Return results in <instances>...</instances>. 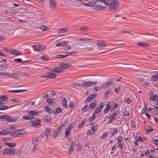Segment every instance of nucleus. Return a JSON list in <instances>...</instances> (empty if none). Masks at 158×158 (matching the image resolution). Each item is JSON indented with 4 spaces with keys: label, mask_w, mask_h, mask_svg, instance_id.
<instances>
[{
    "label": "nucleus",
    "mask_w": 158,
    "mask_h": 158,
    "mask_svg": "<svg viewBox=\"0 0 158 158\" xmlns=\"http://www.w3.org/2000/svg\"><path fill=\"white\" fill-rule=\"evenodd\" d=\"M119 3L117 0H110L108 5V9L111 11H114L118 7Z\"/></svg>",
    "instance_id": "1"
},
{
    "label": "nucleus",
    "mask_w": 158,
    "mask_h": 158,
    "mask_svg": "<svg viewBox=\"0 0 158 158\" xmlns=\"http://www.w3.org/2000/svg\"><path fill=\"white\" fill-rule=\"evenodd\" d=\"M40 122L41 120L37 118H35L33 120L31 121V123L32 124L31 126L35 127H40L41 126Z\"/></svg>",
    "instance_id": "2"
},
{
    "label": "nucleus",
    "mask_w": 158,
    "mask_h": 158,
    "mask_svg": "<svg viewBox=\"0 0 158 158\" xmlns=\"http://www.w3.org/2000/svg\"><path fill=\"white\" fill-rule=\"evenodd\" d=\"M33 47H35V49L37 52H41L45 49L46 48L45 46L42 44H36L33 45Z\"/></svg>",
    "instance_id": "3"
},
{
    "label": "nucleus",
    "mask_w": 158,
    "mask_h": 158,
    "mask_svg": "<svg viewBox=\"0 0 158 158\" xmlns=\"http://www.w3.org/2000/svg\"><path fill=\"white\" fill-rule=\"evenodd\" d=\"M86 49L89 51H93L94 52H97L98 50V48L97 47H93V46L89 44H88L87 46H86Z\"/></svg>",
    "instance_id": "4"
},
{
    "label": "nucleus",
    "mask_w": 158,
    "mask_h": 158,
    "mask_svg": "<svg viewBox=\"0 0 158 158\" xmlns=\"http://www.w3.org/2000/svg\"><path fill=\"white\" fill-rule=\"evenodd\" d=\"M15 149L11 148H7L4 149L3 153V155L10 154V155H14L15 154V152L14 150Z\"/></svg>",
    "instance_id": "5"
},
{
    "label": "nucleus",
    "mask_w": 158,
    "mask_h": 158,
    "mask_svg": "<svg viewBox=\"0 0 158 158\" xmlns=\"http://www.w3.org/2000/svg\"><path fill=\"white\" fill-rule=\"evenodd\" d=\"M113 78L110 79L107 82L103 83L101 86V88H104L109 87L113 83Z\"/></svg>",
    "instance_id": "6"
},
{
    "label": "nucleus",
    "mask_w": 158,
    "mask_h": 158,
    "mask_svg": "<svg viewBox=\"0 0 158 158\" xmlns=\"http://www.w3.org/2000/svg\"><path fill=\"white\" fill-rule=\"evenodd\" d=\"M56 74L53 73L48 72L44 75H42V77L43 78L48 77L50 78H54L56 77Z\"/></svg>",
    "instance_id": "7"
},
{
    "label": "nucleus",
    "mask_w": 158,
    "mask_h": 158,
    "mask_svg": "<svg viewBox=\"0 0 158 158\" xmlns=\"http://www.w3.org/2000/svg\"><path fill=\"white\" fill-rule=\"evenodd\" d=\"M98 128V125H96L91 126L90 129L88 132V134L89 135H92L94 134Z\"/></svg>",
    "instance_id": "8"
},
{
    "label": "nucleus",
    "mask_w": 158,
    "mask_h": 158,
    "mask_svg": "<svg viewBox=\"0 0 158 158\" xmlns=\"http://www.w3.org/2000/svg\"><path fill=\"white\" fill-rule=\"evenodd\" d=\"M73 123L69 124L65 129V135L66 136H68L70 133L73 127Z\"/></svg>",
    "instance_id": "9"
},
{
    "label": "nucleus",
    "mask_w": 158,
    "mask_h": 158,
    "mask_svg": "<svg viewBox=\"0 0 158 158\" xmlns=\"http://www.w3.org/2000/svg\"><path fill=\"white\" fill-rule=\"evenodd\" d=\"M96 96L97 95L95 94H90L85 101V102L87 103L89 102L92 99L95 98Z\"/></svg>",
    "instance_id": "10"
},
{
    "label": "nucleus",
    "mask_w": 158,
    "mask_h": 158,
    "mask_svg": "<svg viewBox=\"0 0 158 158\" xmlns=\"http://www.w3.org/2000/svg\"><path fill=\"white\" fill-rule=\"evenodd\" d=\"M41 113V112L40 111H34V110H31L29 111L28 112V113L31 116L32 115L36 116L40 114Z\"/></svg>",
    "instance_id": "11"
},
{
    "label": "nucleus",
    "mask_w": 158,
    "mask_h": 158,
    "mask_svg": "<svg viewBox=\"0 0 158 158\" xmlns=\"http://www.w3.org/2000/svg\"><path fill=\"white\" fill-rule=\"evenodd\" d=\"M51 71L54 72H56L57 73L63 72V70L60 67H56L53 69H52Z\"/></svg>",
    "instance_id": "12"
},
{
    "label": "nucleus",
    "mask_w": 158,
    "mask_h": 158,
    "mask_svg": "<svg viewBox=\"0 0 158 158\" xmlns=\"http://www.w3.org/2000/svg\"><path fill=\"white\" fill-rule=\"evenodd\" d=\"M103 107V106L102 105V104H100L99 106L96 108L94 112V113H96L97 114H99L102 110Z\"/></svg>",
    "instance_id": "13"
},
{
    "label": "nucleus",
    "mask_w": 158,
    "mask_h": 158,
    "mask_svg": "<svg viewBox=\"0 0 158 158\" xmlns=\"http://www.w3.org/2000/svg\"><path fill=\"white\" fill-rule=\"evenodd\" d=\"M94 6V8L97 10H101L106 9V7H103L101 6H99L98 5H93Z\"/></svg>",
    "instance_id": "14"
},
{
    "label": "nucleus",
    "mask_w": 158,
    "mask_h": 158,
    "mask_svg": "<svg viewBox=\"0 0 158 158\" xmlns=\"http://www.w3.org/2000/svg\"><path fill=\"white\" fill-rule=\"evenodd\" d=\"M5 120L7 122L10 123H13L16 121V119L12 118L9 115L6 116Z\"/></svg>",
    "instance_id": "15"
},
{
    "label": "nucleus",
    "mask_w": 158,
    "mask_h": 158,
    "mask_svg": "<svg viewBox=\"0 0 158 158\" xmlns=\"http://www.w3.org/2000/svg\"><path fill=\"white\" fill-rule=\"evenodd\" d=\"M33 118L34 117L33 116L27 114L25 116H23L22 117V119L25 120H31L33 119Z\"/></svg>",
    "instance_id": "16"
},
{
    "label": "nucleus",
    "mask_w": 158,
    "mask_h": 158,
    "mask_svg": "<svg viewBox=\"0 0 158 158\" xmlns=\"http://www.w3.org/2000/svg\"><path fill=\"white\" fill-rule=\"evenodd\" d=\"M81 86L85 88L89 87L91 86L90 81H86L83 82Z\"/></svg>",
    "instance_id": "17"
},
{
    "label": "nucleus",
    "mask_w": 158,
    "mask_h": 158,
    "mask_svg": "<svg viewBox=\"0 0 158 158\" xmlns=\"http://www.w3.org/2000/svg\"><path fill=\"white\" fill-rule=\"evenodd\" d=\"M50 7L51 8H55L56 4V2L53 0H49Z\"/></svg>",
    "instance_id": "18"
},
{
    "label": "nucleus",
    "mask_w": 158,
    "mask_h": 158,
    "mask_svg": "<svg viewBox=\"0 0 158 158\" xmlns=\"http://www.w3.org/2000/svg\"><path fill=\"white\" fill-rule=\"evenodd\" d=\"M150 99L153 101H155L158 100V95L156 94H153L151 95L149 97Z\"/></svg>",
    "instance_id": "19"
},
{
    "label": "nucleus",
    "mask_w": 158,
    "mask_h": 158,
    "mask_svg": "<svg viewBox=\"0 0 158 158\" xmlns=\"http://www.w3.org/2000/svg\"><path fill=\"white\" fill-rule=\"evenodd\" d=\"M137 44L139 46H141L143 47H146L148 46H150V44H147L145 43H142V42H138L137 43Z\"/></svg>",
    "instance_id": "20"
},
{
    "label": "nucleus",
    "mask_w": 158,
    "mask_h": 158,
    "mask_svg": "<svg viewBox=\"0 0 158 158\" xmlns=\"http://www.w3.org/2000/svg\"><path fill=\"white\" fill-rule=\"evenodd\" d=\"M39 28L43 31H45L49 29V28L48 27L44 26L43 25H41L39 27Z\"/></svg>",
    "instance_id": "21"
},
{
    "label": "nucleus",
    "mask_w": 158,
    "mask_h": 158,
    "mask_svg": "<svg viewBox=\"0 0 158 158\" xmlns=\"http://www.w3.org/2000/svg\"><path fill=\"white\" fill-rule=\"evenodd\" d=\"M96 44L98 46L101 47H105L106 45V43L103 40L99 43H97Z\"/></svg>",
    "instance_id": "22"
},
{
    "label": "nucleus",
    "mask_w": 158,
    "mask_h": 158,
    "mask_svg": "<svg viewBox=\"0 0 158 158\" xmlns=\"http://www.w3.org/2000/svg\"><path fill=\"white\" fill-rule=\"evenodd\" d=\"M46 132L47 138L51 135V131L50 128L47 127L46 128Z\"/></svg>",
    "instance_id": "23"
},
{
    "label": "nucleus",
    "mask_w": 158,
    "mask_h": 158,
    "mask_svg": "<svg viewBox=\"0 0 158 158\" xmlns=\"http://www.w3.org/2000/svg\"><path fill=\"white\" fill-rule=\"evenodd\" d=\"M60 67L63 70V69H66L67 68L68 66V65L66 63H61L60 64Z\"/></svg>",
    "instance_id": "24"
},
{
    "label": "nucleus",
    "mask_w": 158,
    "mask_h": 158,
    "mask_svg": "<svg viewBox=\"0 0 158 158\" xmlns=\"http://www.w3.org/2000/svg\"><path fill=\"white\" fill-rule=\"evenodd\" d=\"M10 53L15 55H20L22 54L20 51H16L15 50H13L10 52Z\"/></svg>",
    "instance_id": "25"
},
{
    "label": "nucleus",
    "mask_w": 158,
    "mask_h": 158,
    "mask_svg": "<svg viewBox=\"0 0 158 158\" xmlns=\"http://www.w3.org/2000/svg\"><path fill=\"white\" fill-rule=\"evenodd\" d=\"M68 30V29L67 27H64L60 28L57 31V32L59 33H64Z\"/></svg>",
    "instance_id": "26"
},
{
    "label": "nucleus",
    "mask_w": 158,
    "mask_h": 158,
    "mask_svg": "<svg viewBox=\"0 0 158 158\" xmlns=\"http://www.w3.org/2000/svg\"><path fill=\"white\" fill-rule=\"evenodd\" d=\"M96 103V101H94L93 103H91L87 108V110L90 111L91 109L94 108L95 107Z\"/></svg>",
    "instance_id": "27"
},
{
    "label": "nucleus",
    "mask_w": 158,
    "mask_h": 158,
    "mask_svg": "<svg viewBox=\"0 0 158 158\" xmlns=\"http://www.w3.org/2000/svg\"><path fill=\"white\" fill-rule=\"evenodd\" d=\"M110 108V104L108 103L106 105V107L104 110L103 112L105 113H107L108 112Z\"/></svg>",
    "instance_id": "28"
},
{
    "label": "nucleus",
    "mask_w": 158,
    "mask_h": 158,
    "mask_svg": "<svg viewBox=\"0 0 158 158\" xmlns=\"http://www.w3.org/2000/svg\"><path fill=\"white\" fill-rule=\"evenodd\" d=\"M43 119L45 122H50L51 121L52 118L50 116L47 115L46 118H44Z\"/></svg>",
    "instance_id": "29"
},
{
    "label": "nucleus",
    "mask_w": 158,
    "mask_h": 158,
    "mask_svg": "<svg viewBox=\"0 0 158 158\" xmlns=\"http://www.w3.org/2000/svg\"><path fill=\"white\" fill-rule=\"evenodd\" d=\"M87 119H84L82 120L80 123L79 124L78 127L79 128H81L83 126L84 124L87 122Z\"/></svg>",
    "instance_id": "30"
},
{
    "label": "nucleus",
    "mask_w": 158,
    "mask_h": 158,
    "mask_svg": "<svg viewBox=\"0 0 158 158\" xmlns=\"http://www.w3.org/2000/svg\"><path fill=\"white\" fill-rule=\"evenodd\" d=\"M4 144L6 145L9 147H14L16 146V144L14 143H5Z\"/></svg>",
    "instance_id": "31"
},
{
    "label": "nucleus",
    "mask_w": 158,
    "mask_h": 158,
    "mask_svg": "<svg viewBox=\"0 0 158 158\" xmlns=\"http://www.w3.org/2000/svg\"><path fill=\"white\" fill-rule=\"evenodd\" d=\"M9 108L8 106L6 105H0V110H4Z\"/></svg>",
    "instance_id": "32"
},
{
    "label": "nucleus",
    "mask_w": 158,
    "mask_h": 158,
    "mask_svg": "<svg viewBox=\"0 0 158 158\" xmlns=\"http://www.w3.org/2000/svg\"><path fill=\"white\" fill-rule=\"evenodd\" d=\"M0 99L2 101H7L8 99V98L6 96L3 95L0 97Z\"/></svg>",
    "instance_id": "33"
},
{
    "label": "nucleus",
    "mask_w": 158,
    "mask_h": 158,
    "mask_svg": "<svg viewBox=\"0 0 158 158\" xmlns=\"http://www.w3.org/2000/svg\"><path fill=\"white\" fill-rule=\"evenodd\" d=\"M56 46L57 47H59L60 46L64 47L67 46V45L66 44L63 43H58L56 44Z\"/></svg>",
    "instance_id": "34"
},
{
    "label": "nucleus",
    "mask_w": 158,
    "mask_h": 158,
    "mask_svg": "<svg viewBox=\"0 0 158 158\" xmlns=\"http://www.w3.org/2000/svg\"><path fill=\"white\" fill-rule=\"evenodd\" d=\"M118 105V103L112 104L110 107V108L111 109V110H112L114 109L117 108Z\"/></svg>",
    "instance_id": "35"
},
{
    "label": "nucleus",
    "mask_w": 158,
    "mask_h": 158,
    "mask_svg": "<svg viewBox=\"0 0 158 158\" xmlns=\"http://www.w3.org/2000/svg\"><path fill=\"white\" fill-rule=\"evenodd\" d=\"M118 114V113L115 111L111 115H110L109 117V118H112V119L115 120L116 119V115Z\"/></svg>",
    "instance_id": "36"
},
{
    "label": "nucleus",
    "mask_w": 158,
    "mask_h": 158,
    "mask_svg": "<svg viewBox=\"0 0 158 158\" xmlns=\"http://www.w3.org/2000/svg\"><path fill=\"white\" fill-rule=\"evenodd\" d=\"M44 109H46V111L48 113H51L52 112V110L51 108H49L48 106H45Z\"/></svg>",
    "instance_id": "37"
},
{
    "label": "nucleus",
    "mask_w": 158,
    "mask_h": 158,
    "mask_svg": "<svg viewBox=\"0 0 158 158\" xmlns=\"http://www.w3.org/2000/svg\"><path fill=\"white\" fill-rule=\"evenodd\" d=\"M61 108L60 107H58L56 109V111L54 112V114H56L57 113H59L61 112Z\"/></svg>",
    "instance_id": "38"
},
{
    "label": "nucleus",
    "mask_w": 158,
    "mask_h": 158,
    "mask_svg": "<svg viewBox=\"0 0 158 158\" xmlns=\"http://www.w3.org/2000/svg\"><path fill=\"white\" fill-rule=\"evenodd\" d=\"M89 29L88 27H81L79 29V31H84L88 30Z\"/></svg>",
    "instance_id": "39"
},
{
    "label": "nucleus",
    "mask_w": 158,
    "mask_h": 158,
    "mask_svg": "<svg viewBox=\"0 0 158 158\" xmlns=\"http://www.w3.org/2000/svg\"><path fill=\"white\" fill-rule=\"evenodd\" d=\"M69 56V55H56V57L57 58H62L66 57Z\"/></svg>",
    "instance_id": "40"
},
{
    "label": "nucleus",
    "mask_w": 158,
    "mask_h": 158,
    "mask_svg": "<svg viewBox=\"0 0 158 158\" xmlns=\"http://www.w3.org/2000/svg\"><path fill=\"white\" fill-rule=\"evenodd\" d=\"M118 131V129L117 128H115L114 129V131L113 132L111 133L110 134L111 137H112L114 135H115L117 133V131Z\"/></svg>",
    "instance_id": "41"
},
{
    "label": "nucleus",
    "mask_w": 158,
    "mask_h": 158,
    "mask_svg": "<svg viewBox=\"0 0 158 158\" xmlns=\"http://www.w3.org/2000/svg\"><path fill=\"white\" fill-rule=\"evenodd\" d=\"M81 41H86L87 40H93V39L92 38H80L79 39Z\"/></svg>",
    "instance_id": "42"
},
{
    "label": "nucleus",
    "mask_w": 158,
    "mask_h": 158,
    "mask_svg": "<svg viewBox=\"0 0 158 158\" xmlns=\"http://www.w3.org/2000/svg\"><path fill=\"white\" fill-rule=\"evenodd\" d=\"M147 107L146 106V104L145 103H144V106L142 110V114H143L145 113L146 111L147 110Z\"/></svg>",
    "instance_id": "43"
},
{
    "label": "nucleus",
    "mask_w": 158,
    "mask_h": 158,
    "mask_svg": "<svg viewBox=\"0 0 158 158\" xmlns=\"http://www.w3.org/2000/svg\"><path fill=\"white\" fill-rule=\"evenodd\" d=\"M47 102L48 103H49L50 104L53 103V104H55V102L53 101V99L52 98H49L47 99Z\"/></svg>",
    "instance_id": "44"
},
{
    "label": "nucleus",
    "mask_w": 158,
    "mask_h": 158,
    "mask_svg": "<svg viewBox=\"0 0 158 158\" xmlns=\"http://www.w3.org/2000/svg\"><path fill=\"white\" fill-rule=\"evenodd\" d=\"M145 130L147 132H152L153 130L152 127L149 126H148L147 128H146Z\"/></svg>",
    "instance_id": "45"
},
{
    "label": "nucleus",
    "mask_w": 158,
    "mask_h": 158,
    "mask_svg": "<svg viewBox=\"0 0 158 158\" xmlns=\"http://www.w3.org/2000/svg\"><path fill=\"white\" fill-rule=\"evenodd\" d=\"M0 75L5 76H8L9 75V73L0 72Z\"/></svg>",
    "instance_id": "46"
},
{
    "label": "nucleus",
    "mask_w": 158,
    "mask_h": 158,
    "mask_svg": "<svg viewBox=\"0 0 158 158\" xmlns=\"http://www.w3.org/2000/svg\"><path fill=\"white\" fill-rule=\"evenodd\" d=\"M108 135V133H105L103 134L101 136L100 138L101 139H104L106 137V136Z\"/></svg>",
    "instance_id": "47"
},
{
    "label": "nucleus",
    "mask_w": 158,
    "mask_h": 158,
    "mask_svg": "<svg viewBox=\"0 0 158 158\" xmlns=\"http://www.w3.org/2000/svg\"><path fill=\"white\" fill-rule=\"evenodd\" d=\"M152 78L154 81L158 80V77L156 74L155 75H152L151 77Z\"/></svg>",
    "instance_id": "48"
},
{
    "label": "nucleus",
    "mask_w": 158,
    "mask_h": 158,
    "mask_svg": "<svg viewBox=\"0 0 158 158\" xmlns=\"http://www.w3.org/2000/svg\"><path fill=\"white\" fill-rule=\"evenodd\" d=\"M0 67L4 69H6L9 67L8 65L6 64H3L0 65Z\"/></svg>",
    "instance_id": "49"
},
{
    "label": "nucleus",
    "mask_w": 158,
    "mask_h": 158,
    "mask_svg": "<svg viewBox=\"0 0 158 158\" xmlns=\"http://www.w3.org/2000/svg\"><path fill=\"white\" fill-rule=\"evenodd\" d=\"M135 140L137 141H140L142 142L143 141V140L142 139L140 136L136 137V138L135 139Z\"/></svg>",
    "instance_id": "50"
},
{
    "label": "nucleus",
    "mask_w": 158,
    "mask_h": 158,
    "mask_svg": "<svg viewBox=\"0 0 158 158\" xmlns=\"http://www.w3.org/2000/svg\"><path fill=\"white\" fill-rule=\"evenodd\" d=\"M41 59L44 61H47L49 60V58L46 56H43L41 57Z\"/></svg>",
    "instance_id": "51"
},
{
    "label": "nucleus",
    "mask_w": 158,
    "mask_h": 158,
    "mask_svg": "<svg viewBox=\"0 0 158 158\" xmlns=\"http://www.w3.org/2000/svg\"><path fill=\"white\" fill-rule=\"evenodd\" d=\"M64 125L63 124L59 126L57 128L56 131H58L59 132H60L61 131L62 128L63 127Z\"/></svg>",
    "instance_id": "52"
},
{
    "label": "nucleus",
    "mask_w": 158,
    "mask_h": 158,
    "mask_svg": "<svg viewBox=\"0 0 158 158\" xmlns=\"http://www.w3.org/2000/svg\"><path fill=\"white\" fill-rule=\"evenodd\" d=\"M20 74L21 75V76H24L25 77H30V75H29L28 74L26 73H20Z\"/></svg>",
    "instance_id": "53"
},
{
    "label": "nucleus",
    "mask_w": 158,
    "mask_h": 158,
    "mask_svg": "<svg viewBox=\"0 0 158 158\" xmlns=\"http://www.w3.org/2000/svg\"><path fill=\"white\" fill-rule=\"evenodd\" d=\"M125 33H127V34L130 33V34H131L132 35H133V34L132 33H131L130 31H122L120 33V34H125Z\"/></svg>",
    "instance_id": "54"
},
{
    "label": "nucleus",
    "mask_w": 158,
    "mask_h": 158,
    "mask_svg": "<svg viewBox=\"0 0 158 158\" xmlns=\"http://www.w3.org/2000/svg\"><path fill=\"white\" fill-rule=\"evenodd\" d=\"M58 132H55L52 135V136L54 138H56L59 135Z\"/></svg>",
    "instance_id": "55"
},
{
    "label": "nucleus",
    "mask_w": 158,
    "mask_h": 158,
    "mask_svg": "<svg viewBox=\"0 0 158 158\" xmlns=\"http://www.w3.org/2000/svg\"><path fill=\"white\" fill-rule=\"evenodd\" d=\"M102 2L105 3L106 5L108 6L109 4V2L108 0H103Z\"/></svg>",
    "instance_id": "56"
},
{
    "label": "nucleus",
    "mask_w": 158,
    "mask_h": 158,
    "mask_svg": "<svg viewBox=\"0 0 158 158\" xmlns=\"http://www.w3.org/2000/svg\"><path fill=\"white\" fill-rule=\"evenodd\" d=\"M131 102V100L129 98H126L125 100V102L127 103V104H129Z\"/></svg>",
    "instance_id": "57"
},
{
    "label": "nucleus",
    "mask_w": 158,
    "mask_h": 158,
    "mask_svg": "<svg viewBox=\"0 0 158 158\" xmlns=\"http://www.w3.org/2000/svg\"><path fill=\"white\" fill-rule=\"evenodd\" d=\"M122 140H123L122 137H121V136H119L117 139V143H119L121 141H122Z\"/></svg>",
    "instance_id": "58"
},
{
    "label": "nucleus",
    "mask_w": 158,
    "mask_h": 158,
    "mask_svg": "<svg viewBox=\"0 0 158 158\" xmlns=\"http://www.w3.org/2000/svg\"><path fill=\"white\" fill-rule=\"evenodd\" d=\"M87 105H85L82 109V111L86 112V109L87 108Z\"/></svg>",
    "instance_id": "59"
},
{
    "label": "nucleus",
    "mask_w": 158,
    "mask_h": 158,
    "mask_svg": "<svg viewBox=\"0 0 158 158\" xmlns=\"http://www.w3.org/2000/svg\"><path fill=\"white\" fill-rule=\"evenodd\" d=\"M73 148L69 147V148L68 153L69 154H70L73 152Z\"/></svg>",
    "instance_id": "60"
},
{
    "label": "nucleus",
    "mask_w": 158,
    "mask_h": 158,
    "mask_svg": "<svg viewBox=\"0 0 158 158\" xmlns=\"http://www.w3.org/2000/svg\"><path fill=\"white\" fill-rule=\"evenodd\" d=\"M123 114L125 116H129L130 115L129 112L127 110H125Z\"/></svg>",
    "instance_id": "61"
},
{
    "label": "nucleus",
    "mask_w": 158,
    "mask_h": 158,
    "mask_svg": "<svg viewBox=\"0 0 158 158\" xmlns=\"http://www.w3.org/2000/svg\"><path fill=\"white\" fill-rule=\"evenodd\" d=\"M6 131L4 130H2L0 131V135H6Z\"/></svg>",
    "instance_id": "62"
},
{
    "label": "nucleus",
    "mask_w": 158,
    "mask_h": 158,
    "mask_svg": "<svg viewBox=\"0 0 158 158\" xmlns=\"http://www.w3.org/2000/svg\"><path fill=\"white\" fill-rule=\"evenodd\" d=\"M14 61L16 62H21L22 61V60L20 58L15 59Z\"/></svg>",
    "instance_id": "63"
},
{
    "label": "nucleus",
    "mask_w": 158,
    "mask_h": 158,
    "mask_svg": "<svg viewBox=\"0 0 158 158\" xmlns=\"http://www.w3.org/2000/svg\"><path fill=\"white\" fill-rule=\"evenodd\" d=\"M94 89L95 90L97 91L99 90L100 89L102 88H101V87H99L98 86H96L94 87Z\"/></svg>",
    "instance_id": "64"
}]
</instances>
